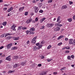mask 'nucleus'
<instances>
[{
  "instance_id": "de8ad7c7",
  "label": "nucleus",
  "mask_w": 75,
  "mask_h": 75,
  "mask_svg": "<svg viewBox=\"0 0 75 75\" xmlns=\"http://www.w3.org/2000/svg\"><path fill=\"white\" fill-rule=\"evenodd\" d=\"M67 59H71V57L68 56L67 57Z\"/></svg>"
},
{
  "instance_id": "ddd939ff",
  "label": "nucleus",
  "mask_w": 75,
  "mask_h": 75,
  "mask_svg": "<svg viewBox=\"0 0 75 75\" xmlns=\"http://www.w3.org/2000/svg\"><path fill=\"white\" fill-rule=\"evenodd\" d=\"M13 10V7H11L7 11L8 12H10V11H11V10Z\"/></svg>"
},
{
  "instance_id": "f257e3e1",
  "label": "nucleus",
  "mask_w": 75,
  "mask_h": 75,
  "mask_svg": "<svg viewBox=\"0 0 75 75\" xmlns=\"http://www.w3.org/2000/svg\"><path fill=\"white\" fill-rule=\"evenodd\" d=\"M54 25V24H53V23H48L46 25V26L47 27H48V28H50L51 27H53Z\"/></svg>"
},
{
  "instance_id": "4be33fe9",
  "label": "nucleus",
  "mask_w": 75,
  "mask_h": 75,
  "mask_svg": "<svg viewBox=\"0 0 75 75\" xmlns=\"http://www.w3.org/2000/svg\"><path fill=\"white\" fill-rule=\"evenodd\" d=\"M21 29H23V27L22 26H19L18 30H21Z\"/></svg>"
},
{
  "instance_id": "f03ea898",
  "label": "nucleus",
  "mask_w": 75,
  "mask_h": 75,
  "mask_svg": "<svg viewBox=\"0 0 75 75\" xmlns=\"http://www.w3.org/2000/svg\"><path fill=\"white\" fill-rule=\"evenodd\" d=\"M37 38V36H36L32 40V43H33V44H35V42H36V39Z\"/></svg>"
},
{
  "instance_id": "7ed1b4c3",
  "label": "nucleus",
  "mask_w": 75,
  "mask_h": 75,
  "mask_svg": "<svg viewBox=\"0 0 75 75\" xmlns=\"http://www.w3.org/2000/svg\"><path fill=\"white\" fill-rule=\"evenodd\" d=\"M12 45L11 43H10L8 45H6V47H7V49L9 50L10 48H11V47L12 46Z\"/></svg>"
},
{
  "instance_id": "69168bd1",
  "label": "nucleus",
  "mask_w": 75,
  "mask_h": 75,
  "mask_svg": "<svg viewBox=\"0 0 75 75\" xmlns=\"http://www.w3.org/2000/svg\"><path fill=\"white\" fill-rule=\"evenodd\" d=\"M62 70H65V69L66 67H64L62 68Z\"/></svg>"
},
{
  "instance_id": "3c124183",
  "label": "nucleus",
  "mask_w": 75,
  "mask_h": 75,
  "mask_svg": "<svg viewBox=\"0 0 75 75\" xmlns=\"http://www.w3.org/2000/svg\"><path fill=\"white\" fill-rule=\"evenodd\" d=\"M65 41H67L68 40V38H66L65 39Z\"/></svg>"
},
{
  "instance_id": "13d9d810",
  "label": "nucleus",
  "mask_w": 75,
  "mask_h": 75,
  "mask_svg": "<svg viewBox=\"0 0 75 75\" xmlns=\"http://www.w3.org/2000/svg\"><path fill=\"white\" fill-rule=\"evenodd\" d=\"M70 48H69V46H67V47H66V49L67 50H69V49Z\"/></svg>"
},
{
  "instance_id": "473e14b6",
  "label": "nucleus",
  "mask_w": 75,
  "mask_h": 75,
  "mask_svg": "<svg viewBox=\"0 0 75 75\" xmlns=\"http://www.w3.org/2000/svg\"><path fill=\"white\" fill-rule=\"evenodd\" d=\"M62 43L60 42L58 44V46H59V45H62Z\"/></svg>"
},
{
  "instance_id": "7c9ffc66",
  "label": "nucleus",
  "mask_w": 75,
  "mask_h": 75,
  "mask_svg": "<svg viewBox=\"0 0 75 75\" xmlns=\"http://www.w3.org/2000/svg\"><path fill=\"white\" fill-rule=\"evenodd\" d=\"M6 67L7 68H10V66L9 65H6Z\"/></svg>"
},
{
  "instance_id": "bf43d9fd",
  "label": "nucleus",
  "mask_w": 75,
  "mask_h": 75,
  "mask_svg": "<svg viewBox=\"0 0 75 75\" xmlns=\"http://www.w3.org/2000/svg\"><path fill=\"white\" fill-rule=\"evenodd\" d=\"M54 25L55 26H58V23L55 24Z\"/></svg>"
},
{
  "instance_id": "a878e982",
  "label": "nucleus",
  "mask_w": 75,
  "mask_h": 75,
  "mask_svg": "<svg viewBox=\"0 0 75 75\" xmlns=\"http://www.w3.org/2000/svg\"><path fill=\"white\" fill-rule=\"evenodd\" d=\"M6 38H7L8 40H10V39H11V38H13V37L11 36L7 37H6Z\"/></svg>"
},
{
  "instance_id": "20e7f679",
  "label": "nucleus",
  "mask_w": 75,
  "mask_h": 75,
  "mask_svg": "<svg viewBox=\"0 0 75 75\" xmlns=\"http://www.w3.org/2000/svg\"><path fill=\"white\" fill-rule=\"evenodd\" d=\"M33 21V19L32 18H30L28 20L26 21V23L27 24H29V23H30L31 22Z\"/></svg>"
},
{
  "instance_id": "4468645a",
  "label": "nucleus",
  "mask_w": 75,
  "mask_h": 75,
  "mask_svg": "<svg viewBox=\"0 0 75 75\" xmlns=\"http://www.w3.org/2000/svg\"><path fill=\"white\" fill-rule=\"evenodd\" d=\"M65 36L63 35H61L60 36H59V38H57V40H59L61 39V38H64Z\"/></svg>"
},
{
  "instance_id": "680f3d73",
  "label": "nucleus",
  "mask_w": 75,
  "mask_h": 75,
  "mask_svg": "<svg viewBox=\"0 0 75 75\" xmlns=\"http://www.w3.org/2000/svg\"><path fill=\"white\" fill-rule=\"evenodd\" d=\"M42 64H39L38 65V67H41V66H42Z\"/></svg>"
},
{
  "instance_id": "dca6fc26",
  "label": "nucleus",
  "mask_w": 75,
  "mask_h": 75,
  "mask_svg": "<svg viewBox=\"0 0 75 75\" xmlns=\"http://www.w3.org/2000/svg\"><path fill=\"white\" fill-rule=\"evenodd\" d=\"M17 48H18L17 47H12L11 48V50H16V49H17Z\"/></svg>"
},
{
  "instance_id": "f3484780",
  "label": "nucleus",
  "mask_w": 75,
  "mask_h": 75,
  "mask_svg": "<svg viewBox=\"0 0 75 75\" xmlns=\"http://www.w3.org/2000/svg\"><path fill=\"white\" fill-rule=\"evenodd\" d=\"M16 25L14 24H13V25L11 27V29H13V28H16Z\"/></svg>"
},
{
  "instance_id": "603ef678",
  "label": "nucleus",
  "mask_w": 75,
  "mask_h": 75,
  "mask_svg": "<svg viewBox=\"0 0 75 75\" xmlns=\"http://www.w3.org/2000/svg\"><path fill=\"white\" fill-rule=\"evenodd\" d=\"M58 74V73H57V72H54L53 73V74H54V75H57V74Z\"/></svg>"
},
{
  "instance_id": "2f4dec72",
  "label": "nucleus",
  "mask_w": 75,
  "mask_h": 75,
  "mask_svg": "<svg viewBox=\"0 0 75 75\" xmlns=\"http://www.w3.org/2000/svg\"><path fill=\"white\" fill-rule=\"evenodd\" d=\"M56 28H57V31H59L60 30V28L59 27H57Z\"/></svg>"
},
{
  "instance_id": "cd10ccee",
  "label": "nucleus",
  "mask_w": 75,
  "mask_h": 75,
  "mask_svg": "<svg viewBox=\"0 0 75 75\" xmlns=\"http://www.w3.org/2000/svg\"><path fill=\"white\" fill-rule=\"evenodd\" d=\"M30 31L28 30L25 31V33H26L27 34H29V33H30Z\"/></svg>"
},
{
  "instance_id": "a211bd4d",
  "label": "nucleus",
  "mask_w": 75,
  "mask_h": 75,
  "mask_svg": "<svg viewBox=\"0 0 75 75\" xmlns=\"http://www.w3.org/2000/svg\"><path fill=\"white\" fill-rule=\"evenodd\" d=\"M25 64H26V62H23L21 63V65L24 66V65H25Z\"/></svg>"
},
{
  "instance_id": "4c0bfd02",
  "label": "nucleus",
  "mask_w": 75,
  "mask_h": 75,
  "mask_svg": "<svg viewBox=\"0 0 75 75\" xmlns=\"http://www.w3.org/2000/svg\"><path fill=\"white\" fill-rule=\"evenodd\" d=\"M52 0H50L48 1V3H52Z\"/></svg>"
},
{
  "instance_id": "6e6552de",
  "label": "nucleus",
  "mask_w": 75,
  "mask_h": 75,
  "mask_svg": "<svg viewBox=\"0 0 75 75\" xmlns=\"http://www.w3.org/2000/svg\"><path fill=\"white\" fill-rule=\"evenodd\" d=\"M67 8V6L66 5H64L62 7L61 10H63V9H66Z\"/></svg>"
},
{
  "instance_id": "9b49d317",
  "label": "nucleus",
  "mask_w": 75,
  "mask_h": 75,
  "mask_svg": "<svg viewBox=\"0 0 75 75\" xmlns=\"http://www.w3.org/2000/svg\"><path fill=\"white\" fill-rule=\"evenodd\" d=\"M24 9V7H21L19 8V10L20 11H22Z\"/></svg>"
},
{
  "instance_id": "39448f33",
  "label": "nucleus",
  "mask_w": 75,
  "mask_h": 75,
  "mask_svg": "<svg viewBox=\"0 0 75 75\" xmlns=\"http://www.w3.org/2000/svg\"><path fill=\"white\" fill-rule=\"evenodd\" d=\"M33 8L35 9V13H38V8L36 6H34Z\"/></svg>"
},
{
  "instance_id": "79ce46f5",
  "label": "nucleus",
  "mask_w": 75,
  "mask_h": 75,
  "mask_svg": "<svg viewBox=\"0 0 75 75\" xmlns=\"http://www.w3.org/2000/svg\"><path fill=\"white\" fill-rule=\"evenodd\" d=\"M39 47H40V48H42V45H39Z\"/></svg>"
},
{
  "instance_id": "f8f14e48",
  "label": "nucleus",
  "mask_w": 75,
  "mask_h": 75,
  "mask_svg": "<svg viewBox=\"0 0 75 75\" xmlns=\"http://www.w3.org/2000/svg\"><path fill=\"white\" fill-rule=\"evenodd\" d=\"M45 19H46L45 18H42L40 20V23H42L44 20H45Z\"/></svg>"
},
{
  "instance_id": "5fc2aeb1",
  "label": "nucleus",
  "mask_w": 75,
  "mask_h": 75,
  "mask_svg": "<svg viewBox=\"0 0 75 75\" xmlns=\"http://www.w3.org/2000/svg\"><path fill=\"white\" fill-rule=\"evenodd\" d=\"M65 52H66V53H69V51L68 50H66L65 51Z\"/></svg>"
},
{
  "instance_id": "423d86ee",
  "label": "nucleus",
  "mask_w": 75,
  "mask_h": 75,
  "mask_svg": "<svg viewBox=\"0 0 75 75\" xmlns=\"http://www.w3.org/2000/svg\"><path fill=\"white\" fill-rule=\"evenodd\" d=\"M40 75H46V72H45L44 71H41L40 74Z\"/></svg>"
},
{
  "instance_id": "37998d69",
  "label": "nucleus",
  "mask_w": 75,
  "mask_h": 75,
  "mask_svg": "<svg viewBox=\"0 0 75 75\" xmlns=\"http://www.w3.org/2000/svg\"><path fill=\"white\" fill-rule=\"evenodd\" d=\"M39 47H40V48H42V45H39Z\"/></svg>"
},
{
  "instance_id": "ea45409f",
  "label": "nucleus",
  "mask_w": 75,
  "mask_h": 75,
  "mask_svg": "<svg viewBox=\"0 0 75 75\" xmlns=\"http://www.w3.org/2000/svg\"><path fill=\"white\" fill-rule=\"evenodd\" d=\"M42 4L40 3V4H39V6L40 7H41V6H42Z\"/></svg>"
},
{
  "instance_id": "412c9836",
  "label": "nucleus",
  "mask_w": 75,
  "mask_h": 75,
  "mask_svg": "<svg viewBox=\"0 0 75 75\" xmlns=\"http://www.w3.org/2000/svg\"><path fill=\"white\" fill-rule=\"evenodd\" d=\"M35 34V32H32L30 30V34Z\"/></svg>"
},
{
  "instance_id": "6ab92c4d",
  "label": "nucleus",
  "mask_w": 75,
  "mask_h": 75,
  "mask_svg": "<svg viewBox=\"0 0 75 75\" xmlns=\"http://www.w3.org/2000/svg\"><path fill=\"white\" fill-rule=\"evenodd\" d=\"M67 20L68 21L70 22L72 21V18H69L67 19Z\"/></svg>"
},
{
  "instance_id": "1a4fd4ad",
  "label": "nucleus",
  "mask_w": 75,
  "mask_h": 75,
  "mask_svg": "<svg viewBox=\"0 0 75 75\" xmlns=\"http://www.w3.org/2000/svg\"><path fill=\"white\" fill-rule=\"evenodd\" d=\"M19 38H19V37H16V38L14 37H13V39L14 40H18Z\"/></svg>"
},
{
  "instance_id": "9d476101",
  "label": "nucleus",
  "mask_w": 75,
  "mask_h": 75,
  "mask_svg": "<svg viewBox=\"0 0 75 75\" xmlns=\"http://www.w3.org/2000/svg\"><path fill=\"white\" fill-rule=\"evenodd\" d=\"M72 41H73V39H70L69 40V44H72L73 43V42H72Z\"/></svg>"
},
{
  "instance_id": "f704fd0d",
  "label": "nucleus",
  "mask_w": 75,
  "mask_h": 75,
  "mask_svg": "<svg viewBox=\"0 0 75 75\" xmlns=\"http://www.w3.org/2000/svg\"><path fill=\"white\" fill-rule=\"evenodd\" d=\"M38 21V18L36 17V18L35 19V21Z\"/></svg>"
},
{
  "instance_id": "8fccbe9b",
  "label": "nucleus",
  "mask_w": 75,
  "mask_h": 75,
  "mask_svg": "<svg viewBox=\"0 0 75 75\" xmlns=\"http://www.w3.org/2000/svg\"><path fill=\"white\" fill-rule=\"evenodd\" d=\"M7 8L5 7L4 8V11H6V10H7Z\"/></svg>"
},
{
  "instance_id": "a18cd8bd",
  "label": "nucleus",
  "mask_w": 75,
  "mask_h": 75,
  "mask_svg": "<svg viewBox=\"0 0 75 75\" xmlns=\"http://www.w3.org/2000/svg\"><path fill=\"white\" fill-rule=\"evenodd\" d=\"M31 67L32 68H34V64H33L31 65Z\"/></svg>"
},
{
  "instance_id": "c03bdc74",
  "label": "nucleus",
  "mask_w": 75,
  "mask_h": 75,
  "mask_svg": "<svg viewBox=\"0 0 75 75\" xmlns=\"http://www.w3.org/2000/svg\"><path fill=\"white\" fill-rule=\"evenodd\" d=\"M45 28V26H42V27L41 28H41V29H44Z\"/></svg>"
},
{
  "instance_id": "a19ab883",
  "label": "nucleus",
  "mask_w": 75,
  "mask_h": 75,
  "mask_svg": "<svg viewBox=\"0 0 75 75\" xmlns=\"http://www.w3.org/2000/svg\"><path fill=\"white\" fill-rule=\"evenodd\" d=\"M4 35H5V34H2L1 35V37H4Z\"/></svg>"
},
{
  "instance_id": "393cba45",
  "label": "nucleus",
  "mask_w": 75,
  "mask_h": 75,
  "mask_svg": "<svg viewBox=\"0 0 75 75\" xmlns=\"http://www.w3.org/2000/svg\"><path fill=\"white\" fill-rule=\"evenodd\" d=\"M60 17H60V16H59L57 18V22H58V21H59Z\"/></svg>"
},
{
  "instance_id": "052dcab7",
  "label": "nucleus",
  "mask_w": 75,
  "mask_h": 75,
  "mask_svg": "<svg viewBox=\"0 0 75 75\" xmlns=\"http://www.w3.org/2000/svg\"><path fill=\"white\" fill-rule=\"evenodd\" d=\"M54 30L55 31H57V28H54Z\"/></svg>"
},
{
  "instance_id": "4d7b16f0",
  "label": "nucleus",
  "mask_w": 75,
  "mask_h": 75,
  "mask_svg": "<svg viewBox=\"0 0 75 75\" xmlns=\"http://www.w3.org/2000/svg\"><path fill=\"white\" fill-rule=\"evenodd\" d=\"M47 60L48 62H50V61H52V60L51 59H47Z\"/></svg>"
},
{
  "instance_id": "b1692460",
  "label": "nucleus",
  "mask_w": 75,
  "mask_h": 75,
  "mask_svg": "<svg viewBox=\"0 0 75 75\" xmlns=\"http://www.w3.org/2000/svg\"><path fill=\"white\" fill-rule=\"evenodd\" d=\"M37 46H35L34 47V48H33V50L34 51H35L37 50Z\"/></svg>"
},
{
  "instance_id": "e2e57ef3",
  "label": "nucleus",
  "mask_w": 75,
  "mask_h": 75,
  "mask_svg": "<svg viewBox=\"0 0 75 75\" xmlns=\"http://www.w3.org/2000/svg\"><path fill=\"white\" fill-rule=\"evenodd\" d=\"M44 58H45V57L42 56V57H41V59H44Z\"/></svg>"
},
{
  "instance_id": "0e129e2a",
  "label": "nucleus",
  "mask_w": 75,
  "mask_h": 75,
  "mask_svg": "<svg viewBox=\"0 0 75 75\" xmlns=\"http://www.w3.org/2000/svg\"><path fill=\"white\" fill-rule=\"evenodd\" d=\"M4 48V47L3 46H1V47H0V50H1L3 49Z\"/></svg>"
},
{
  "instance_id": "c85d7f7f",
  "label": "nucleus",
  "mask_w": 75,
  "mask_h": 75,
  "mask_svg": "<svg viewBox=\"0 0 75 75\" xmlns=\"http://www.w3.org/2000/svg\"><path fill=\"white\" fill-rule=\"evenodd\" d=\"M18 65L17 64H15L14 66H13V68H17V67Z\"/></svg>"
},
{
  "instance_id": "c756f323",
  "label": "nucleus",
  "mask_w": 75,
  "mask_h": 75,
  "mask_svg": "<svg viewBox=\"0 0 75 75\" xmlns=\"http://www.w3.org/2000/svg\"><path fill=\"white\" fill-rule=\"evenodd\" d=\"M27 28H26L25 27H23L22 28V29L23 30H27Z\"/></svg>"
},
{
  "instance_id": "aec40b11",
  "label": "nucleus",
  "mask_w": 75,
  "mask_h": 75,
  "mask_svg": "<svg viewBox=\"0 0 75 75\" xmlns=\"http://www.w3.org/2000/svg\"><path fill=\"white\" fill-rule=\"evenodd\" d=\"M6 24H7V22H4L2 23V25H4V26L6 25Z\"/></svg>"
},
{
  "instance_id": "09e8293b",
  "label": "nucleus",
  "mask_w": 75,
  "mask_h": 75,
  "mask_svg": "<svg viewBox=\"0 0 75 75\" xmlns=\"http://www.w3.org/2000/svg\"><path fill=\"white\" fill-rule=\"evenodd\" d=\"M36 46H38V45H40V43H37L36 44Z\"/></svg>"
},
{
  "instance_id": "0eeeda50",
  "label": "nucleus",
  "mask_w": 75,
  "mask_h": 75,
  "mask_svg": "<svg viewBox=\"0 0 75 75\" xmlns=\"http://www.w3.org/2000/svg\"><path fill=\"white\" fill-rule=\"evenodd\" d=\"M6 59L7 60V61H11V58H10V56H8V57H6Z\"/></svg>"
},
{
  "instance_id": "6e6d98bb",
  "label": "nucleus",
  "mask_w": 75,
  "mask_h": 75,
  "mask_svg": "<svg viewBox=\"0 0 75 75\" xmlns=\"http://www.w3.org/2000/svg\"><path fill=\"white\" fill-rule=\"evenodd\" d=\"M27 14H28V13H27V12H25V16H27Z\"/></svg>"
},
{
  "instance_id": "774afa93",
  "label": "nucleus",
  "mask_w": 75,
  "mask_h": 75,
  "mask_svg": "<svg viewBox=\"0 0 75 75\" xmlns=\"http://www.w3.org/2000/svg\"><path fill=\"white\" fill-rule=\"evenodd\" d=\"M73 20H75V15H74V16H73Z\"/></svg>"
},
{
  "instance_id": "bb28decb",
  "label": "nucleus",
  "mask_w": 75,
  "mask_h": 75,
  "mask_svg": "<svg viewBox=\"0 0 75 75\" xmlns=\"http://www.w3.org/2000/svg\"><path fill=\"white\" fill-rule=\"evenodd\" d=\"M52 46L51 45H49L48 47H47V50H49L51 48Z\"/></svg>"
},
{
  "instance_id": "49530a36",
  "label": "nucleus",
  "mask_w": 75,
  "mask_h": 75,
  "mask_svg": "<svg viewBox=\"0 0 75 75\" xmlns=\"http://www.w3.org/2000/svg\"><path fill=\"white\" fill-rule=\"evenodd\" d=\"M44 40H43L42 41V42H41L40 44H44Z\"/></svg>"
},
{
  "instance_id": "c9c22d12",
  "label": "nucleus",
  "mask_w": 75,
  "mask_h": 75,
  "mask_svg": "<svg viewBox=\"0 0 75 75\" xmlns=\"http://www.w3.org/2000/svg\"><path fill=\"white\" fill-rule=\"evenodd\" d=\"M18 58V57L17 56H14V58L15 59H17Z\"/></svg>"
},
{
  "instance_id": "864d4df0",
  "label": "nucleus",
  "mask_w": 75,
  "mask_h": 75,
  "mask_svg": "<svg viewBox=\"0 0 75 75\" xmlns=\"http://www.w3.org/2000/svg\"><path fill=\"white\" fill-rule=\"evenodd\" d=\"M43 12V10H40L39 11V13H42Z\"/></svg>"
},
{
  "instance_id": "72a5a7b5",
  "label": "nucleus",
  "mask_w": 75,
  "mask_h": 75,
  "mask_svg": "<svg viewBox=\"0 0 75 75\" xmlns=\"http://www.w3.org/2000/svg\"><path fill=\"white\" fill-rule=\"evenodd\" d=\"M75 40H73V45H75Z\"/></svg>"
},
{
  "instance_id": "e433bc0d",
  "label": "nucleus",
  "mask_w": 75,
  "mask_h": 75,
  "mask_svg": "<svg viewBox=\"0 0 75 75\" xmlns=\"http://www.w3.org/2000/svg\"><path fill=\"white\" fill-rule=\"evenodd\" d=\"M69 4H70V5L72 4L73 3V2H72L71 1H69Z\"/></svg>"
},
{
  "instance_id": "58836bf2",
  "label": "nucleus",
  "mask_w": 75,
  "mask_h": 75,
  "mask_svg": "<svg viewBox=\"0 0 75 75\" xmlns=\"http://www.w3.org/2000/svg\"><path fill=\"white\" fill-rule=\"evenodd\" d=\"M62 25L60 24L59 23H58V26H59V27H61L62 26Z\"/></svg>"
},
{
  "instance_id": "5701e85b",
  "label": "nucleus",
  "mask_w": 75,
  "mask_h": 75,
  "mask_svg": "<svg viewBox=\"0 0 75 75\" xmlns=\"http://www.w3.org/2000/svg\"><path fill=\"white\" fill-rule=\"evenodd\" d=\"M34 30H35V28H32L30 29V30H31L32 31H34Z\"/></svg>"
},
{
  "instance_id": "338daca9",
  "label": "nucleus",
  "mask_w": 75,
  "mask_h": 75,
  "mask_svg": "<svg viewBox=\"0 0 75 75\" xmlns=\"http://www.w3.org/2000/svg\"><path fill=\"white\" fill-rule=\"evenodd\" d=\"M71 58H74V55H72L71 56Z\"/></svg>"
},
{
  "instance_id": "2eb2a0df",
  "label": "nucleus",
  "mask_w": 75,
  "mask_h": 75,
  "mask_svg": "<svg viewBox=\"0 0 75 75\" xmlns=\"http://www.w3.org/2000/svg\"><path fill=\"white\" fill-rule=\"evenodd\" d=\"M15 72V71L10 70L8 71V74H10L11 73H13V72Z\"/></svg>"
}]
</instances>
